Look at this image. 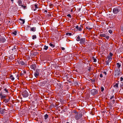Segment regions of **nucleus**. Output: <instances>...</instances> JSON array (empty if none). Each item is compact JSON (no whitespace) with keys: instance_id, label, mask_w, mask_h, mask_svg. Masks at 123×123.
I'll list each match as a JSON object with an SVG mask.
<instances>
[{"instance_id":"obj_2","label":"nucleus","mask_w":123,"mask_h":123,"mask_svg":"<svg viewBox=\"0 0 123 123\" xmlns=\"http://www.w3.org/2000/svg\"><path fill=\"white\" fill-rule=\"evenodd\" d=\"M75 113L74 117L76 120H78L80 119L82 117V115L81 113H77L76 111L74 112Z\"/></svg>"},{"instance_id":"obj_25","label":"nucleus","mask_w":123,"mask_h":123,"mask_svg":"<svg viewBox=\"0 0 123 123\" xmlns=\"http://www.w3.org/2000/svg\"><path fill=\"white\" fill-rule=\"evenodd\" d=\"M101 73H102L103 74H104V76L105 77L106 76V75H107V73L105 71H104V72H101Z\"/></svg>"},{"instance_id":"obj_61","label":"nucleus","mask_w":123,"mask_h":123,"mask_svg":"<svg viewBox=\"0 0 123 123\" xmlns=\"http://www.w3.org/2000/svg\"><path fill=\"white\" fill-rule=\"evenodd\" d=\"M1 67V66H0V68Z\"/></svg>"},{"instance_id":"obj_35","label":"nucleus","mask_w":123,"mask_h":123,"mask_svg":"<svg viewBox=\"0 0 123 123\" xmlns=\"http://www.w3.org/2000/svg\"><path fill=\"white\" fill-rule=\"evenodd\" d=\"M120 28L121 30L123 31V23L121 24Z\"/></svg>"},{"instance_id":"obj_23","label":"nucleus","mask_w":123,"mask_h":123,"mask_svg":"<svg viewBox=\"0 0 123 123\" xmlns=\"http://www.w3.org/2000/svg\"><path fill=\"white\" fill-rule=\"evenodd\" d=\"M49 45L52 48H54L55 46V45L54 44H52L50 43L49 44Z\"/></svg>"},{"instance_id":"obj_40","label":"nucleus","mask_w":123,"mask_h":123,"mask_svg":"<svg viewBox=\"0 0 123 123\" xmlns=\"http://www.w3.org/2000/svg\"><path fill=\"white\" fill-rule=\"evenodd\" d=\"M21 6L23 7L24 9H25L26 7V6H23V5H22Z\"/></svg>"},{"instance_id":"obj_19","label":"nucleus","mask_w":123,"mask_h":123,"mask_svg":"<svg viewBox=\"0 0 123 123\" xmlns=\"http://www.w3.org/2000/svg\"><path fill=\"white\" fill-rule=\"evenodd\" d=\"M106 35V33L101 34H100V36L101 37H105Z\"/></svg>"},{"instance_id":"obj_37","label":"nucleus","mask_w":123,"mask_h":123,"mask_svg":"<svg viewBox=\"0 0 123 123\" xmlns=\"http://www.w3.org/2000/svg\"><path fill=\"white\" fill-rule=\"evenodd\" d=\"M113 54L112 53H111V52L109 54V55H108V56L112 57V56H113Z\"/></svg>"},{"instance_id":"obj_17","label":"nucleus","mask_w":123,"mask_h":123,"mask_svg":"<svg viewBox=\"0 0 123 123\" xmlns=\"http://www.w3.org/2000/svg\"><path fill=\"white\" fill-rule=\"evenodd\" d=\"M30 29H31L30 30L31 31H35L36 30V28L35 27H33L32 28L31 27L30 28Z\"/></svg>"},{"instance_id":"obj_52","label":"nucleus","mask_w":123,"mask_h":123,"mask_svg":"<svg viewBox=\"0 0 123 123\" xmlns=\"http://www.w3.org/2000/svg\"><path fill=\"white\" fill-rule=\"evenodd\" d=\"M3 95L2 94V93H0V96L2 97Z\"/></svg>"},{"instance_id":"obj_41","label":"nucleus","mask_w":123,"mask_h":123,"mask_svg":"<svg viewBox=\"0 0 123 123\" xmlns=\"http://www.w3.org/2000/svg\"><path fill=\"white\" fill-rule=\"evenodd\" d=\"M110 62L107 60V61L106 62V64L107 65H109V63Z\"/></svg>"},{"instance_id":"obj_59","label":"nucleus","mask_w":123,"mask_h":123,"mask_svg":"<svg viewBox=\"0 0 123 123\" xmlns=\"http://www.w3.org/2000/svg\"><path fill=\"white\" fill-rule=\"evenodd\" d=\"M93 81V80H91V81Z\"/></svg>"},{"instance_id":"obj_58","label":"nucleus","mask_w":123,"mask_h":123,"mask_svg":"<svg viewBox=\"0 0 123 123\" xmlns=\"http://www.w3.org/2000/svg\"><path fill=\"white\" fill-rule=\"evenodd\" d=\"M66 123H69L68 122H67Z\"/></svg>"},{"instance_id":"obj_55","label":"nucleus","mask_w":123,"mask_h":123,"mask_svg":"<svg viewBox=\"0 0 123 123\" xmlns=\"http://www.w3.org/2000/svg\"><path fill=\"white\" fill-rule=\"evenodd\" d=\"M27 27H28V28H30V26L28 25V26H27Z\"/></svg>"},{"instance_id":"obj_3","label":"nucleus","mask_w":123,"mask_h":123,"mask_svg":"<svg viewBox=\"0 0 123 123\" xmlns=\"http://www.w3.org/2000/svg\"><path fill=\"white\" fill-rule=\"evenodd\" d=\"M18 64L19 65H23L24 66H27V64L26 63V62H24L22 59H20L17 61Z\"/></svg>"},{"instance_id":"obj_50","label":"nucleus","mask_w":123,"mask_h":123,"mask_svg":"<svg viewBox=\"0 0 123 123\" xmlns=\"http://www.w3.org/2000/svg\"><path fill=\"white\" fill-rule=\"evenodd\" d=\"M91 70V68L90 67H89V69H88V70L89 71H90Z\"/></svg>"},{"instance_id":"obj_28","label":"nucleus","mask_w":123,"mask_h":123,"mask_svg":"<svg viewBox=\"0 0 123 123\" xmlns=\"http://www.w3.org/2000/svg\"><path fill=\"white\" fill-rule=\"evenodd\" d=\"M19 20L21 21V22L22 24H24L25 22V21L24 19L20 18Z\"/></svg>"},{"instance_id":"obj_42","label":"nucleus","mask_w":123,"mask_h":123,"mask_svg":"<svg viewBox=\"0 0 123 123\" xmlns=\"http://www.w3.org/2000/svg\"><path fill=\"white\" fill-rule=\"evenodd\" d=\"M103 74L102 73H101V74H100V76L101 78H102L103 77Z\"/></svg>"},{"instance_id":"obj_15","label":"nucleus","mask_w":123,"mask_h":123,"mask_svg":"<svg viewBox=\"0 0 123 123\" xmlns=\"http://www.w3.org/2000/svg\"><path fill=\"white\" fill-rule=\"evenodd\" d=\"M5 110V109H2L1 107L0 108V113L2 114L4 113V111Z\"/></svg>"},{"instance_id":"obj_51","label":"nucleus","mask_w":123,"mask_h":123,"mask_svg":"<svg viewBox=\"0 0 123 123\" xmlns=\"http://www.w3.org/2000/svg\"><path fill=\"white\" fill-rule=\"evenodd\" d=\"M43 11H44V12H47V10H43Z\"/></svg>"},{"instance_id":"obj_53","label":"nucleus","mask_w":123,"mask_h":123,"mask_svg":"<svg viewBox=\"0 0 123 123\" xmlns=\"http://www.w3.org/2000/svg\"><path fill=\"white\" fill-rule=\"evenodd\" d=\"M13 0H11V1L12 2V3H13Z\"/></svg>"},{"instance_id":"obj_6","label":"nucleus","mask_w":123,"mask_h":123,"mask_svg":"<svg viewBox=\"0 0 123 123\" xmlns=\"http://www.w3.org/2000/svg\"><path fill=\"white\" fill-rule=\"evenodd\" d=\"M91 94L93 96L97 94L98 93V91L95 89L92 90L91 91Z\"/></svg>"},{"instance_id":"obj_56","label":"nucleus","mask_w":123,"mask_h":123,"mask_svg":"<svg viewBox=\"0 0 123 123\" xmlns=\"http://www.w3.org/2000/svg\"><path fill=\"white\" fill-rule=\"evenodd\" d=\"M122 86H123V82H122Z\"/></svg>"},{"instance_id":"obj_57","label":"nucleus","mask_w":123,"mask_h":123,"mask_svg":"<svg viewBox=\"0 0 123 123\" xmlns=\"http://www.w3.org/2000/svg\"><path fill=\"white\" fill-rule=\"evenodd\" d=\"M71 11H73L71 9Z\"/></svg>"},{"instance_id":"obj_13","label":"nucleus","mask_w":123,"mask_h":123,"mask_svg":"<svg viewBox=\"0 0 123 123\" xmlns=\"http://www.w3.org/2000/svg\"><path fill=\"white\" fill-rule=\"evenodd\" d=\"M10 99V98L9 97V98L8 99L7 98H4V100H3V101L5 102V104H7L8 102H9V100Z\"/></svg>"},{"instance_id":"obj_30","label":"nucleus","mask_w":123,"mask_h":123,"mask_svg":"<svg viewBox=\"0 0 123 123\" xmlns=\"http://www.w3.org/2000/svg\"><path fill=\"white\" fill-rule=\"evenodd\" d=\"M17 32L16 31H15L12 32L11 34L14 35H16L17 34Z\"/></svg>"},{"instance_id":"obj_14","label":"nucleus","mask_w":123,"mask_h":123,"mask_svg":"<svg viewBox=\"0 0 123 123\" xmlns=\"http://www.w3.org/2000/svg\"><path fill=\"white\" fill-rule=\"evenodd\" d=\"M38 54V53L37 52H34L31 53V55L33 57L35 56Z\"/></svg>"},{"instance_id":"obj_29","label":"nucleus","mask_w":123,"mask_h":123,"mask_svg":"<svg viewBox=\"0 0 123 123\" xmlns=\"http://www.w3.org/2000/svg\"><path fill=\"white\" fill-rule=\"evenodd\" d=\"M17 48V47L16 46H14L13 48H12V50L15 52Z\"/></svg>"},{"instance_id":"obj_32","label":"nucleus","mask_w":123,"mask_h":123,"mask_svg":"<svg viewBox=\"0 0 123 123\" xmlns=\"http://www.w3.org/2000/svg\"><path fill=\"white\" fill-rule=\"evenodd\" d=\"M113 86L115 88H118V84L117 83H116Z\"/></svg>"},{"instance_id":"obj_21","label":"nucleus","mask_w":123,"mask_h":123,"mask_svg":"<svg viewBox=\"0 0 123 123\" xmlns=\"http://www.w3.org/2000/svg\"><path fill=\"white\" fill-rule=\"evenodd\" d=\"M116 65L117 67L118 68V69H119V68L121 66V64L119 63H117Z\"/></svg>"},{"instance_id":"obj_18","label":"nucleus","mask_w":123,"mask_h":123,"mask_svg":"<svg viewBox=\"0 0 123 123\" xmlns=\"http://www.w3.org/2000/svg\"><path fill=\"white\" fill-rule=\"evenodd\" d=\"M9 78H10L12 81L14 80V77H13V76L12 75H10Z\"/></svg>"},{"instance_id":"obj_26","label":"nucleus","mask_w":123,"mask_h":123,"mask_svg":"<svg viewBox=\"0 0 123 123\" xmlns=\"http://www.w3.org/2000/svg\"><path fill=\"white\" fill-rule=\"evenodd\" d=\"M44 47L43 48V50H47L48 48V47L47 46H46L45 45L44 46Z\"/></svg>"},{"instance_id":"obj_60","label":"nucleus","mask_w":123,"mask_h":123,"mask_svg":"<svg viewBox=\"0 0 123 123\" xmlns=\"http://www.w3.org/2000/svg\"><path fill=\"white\" fill-rule=\"evenodd\" d=\"M0 15H1V14H0Z\"/></svg>"},{"instance_id":"obj_12","label":"nucleus","mask_w":123,"mask_h":123,"mask_svg":"<svg viewBox=\"0 0 123 123\" xmlns=\"http://www.w3.org/2000/svg\"><path fill=\"white\" fill-rule=\"evenodd\" d=\"M36 67V65L35 64H33L30 66L31 68L32 69L35 70Z\"/></svg>"},{"instance_id":"obj_7","label":"nucleus","mask_w":123,"mask_h":123,"mask_svg":"<svg viewBox=\"0 0 123 123\" xmlns=\"http://www.w3.org/2000/svg\"><path fill=\"white\" fill-rule=\"evenodd\" d=\"M115 75L117 76H119L121 73V72L120 69H116L115 71Z\"/></svg>"},{"instance_id":"obj_49","label":"nucleus","mask_w":123,"mask_h":123,"mask_svg":"<svg viewBox=\"0 0 123 123\" xmlns=\"http://www.w3.org/2000/svg\"><path fill=\"white\" fill-rule=\"evenodd\" d=\"M61 49L62 50H63L65 49V48L64 47H61Z\"/></svg>"},{"instance_id":"obj_54","label":"nucleus","mask_w":123,"mask_h":123,"mask_svg":"<svg viewBox=\"0 0 123 123\" xmlns=\"http://www.w3.org/2000/svg\"><path fill=\"white\" fill-rule=\"evenodd\" d=\"M23 73L24 74H25L26 73V71H24Z\"/></svg>"},{"instance_id":"obj_31","label":"nucleus","mask_w":123,"mask_h":123,"mask_svg":"<svg viewBox=\"0 0 123 123\" xmlns=\"http://www.w3.org/2000/svg\"><path fill=\"white\" fill-rule=\"evenodd\" d=\"M6 96L5 95H3L2 97H1V99L4 100V98H5L6 97Z\"/></svg>"},{"instance_id":"obj_45","label":"nucleus","mask_w":123,"mask_h":123,"mask_svg":"<svg viewBox=\"0 0 123 123\" xmlns=\"http://www.w3.org/2000/svg\"><path fill=\"white\" fill-rule=\"evenodd\" d=\"M120 81H122L123 80V78L122 77H121L120 78Z\"/></svg>"},{"instance_id":"obj_46","label":"nucleus","mask_w":123,"mask_h":123,"mask_svg":"<svg viewBox=\"0 0 123 123\" xmlns=\"http://www.w3.org/2000/svg\"><path fill=\"white\" fill-rule=\"evenodd\" d=\"M4 91L8 93V91L7 90V89L6 88H5L4 89Z\"/></svg>"},{"instance_id":"obj_34","label":"nucleus","mask_w":123,"mask_h":123,"mask_svg":"<svg viewBox=\"0 0 123 123\" xmlns=\"http://www.w3.org/2000/svg\"><path fill=\"white\" fill-rule=\"evenodd\" d=\"M37 37L36 35H33L32 36V39H34L36 38Z\"/></svg>"},{"instance_id":"obj_38","label":"nucleus","mask_w":123,"mask_h":123,"mask_svg":"<svg viewBox=\"0 0 123 123\" xmlns=\"http://www.w3.org/2000/svg\"><path fill=\"white\" fill-rule=\"evenodd\" d=\"M86 28L87 29L90 30H91L92 29V28H90V27H89V26H87L86 27Z\"/></svg>"},{"instance_id":"obj_8","label":"nucleus","mask_w":123,"mask_h":123,"mask_svg":"<svg viewBox=\"0 0 123 123\" xmlns=\"http://www.w3.org/2000/svg\"><path fill=\"white\" fill-rule=\"evenodd\" d=\"M39 8L37 5L36 4H35L34 5H33L31 6V8L32 10L34 11L36 10L37 8Z\"/></svg>"},{"instance_id":"obj_9","label":"nucleus","mask_w":123,"mask_h":123,"mask_svg":"<svg viewBox=\"0 0 123 123\" xmlns=\"http://www.w3.org/2000/svg\"><path fill=\"white\" fill-rule=\"evenodd\" d=\"M75 27L78 31H82V29L83 28V26L81 25L79 26L77 25Z\"/></svg>"},{"instance_id":"obj_44","label":"nucleus","mask_w":123,"mask_h":123,"mask_svg":"<svg viewBox=\"0 0 123 123\" xmlns=\"http://www.w3.org/2000/svg\"><path fill=\"white\" fill-rule=\"evenodd\" d=\"M67 16L68 17H69L70 18H71V15L69 14H68L67 15Z\"/></svg>"},{"instance_id":"obj_62","label":"nucleus","mask_w":123,"mask_h":123,"mask_svg":"<svg viewBox=\"0 0 123 123\" xmlns=\"http://www.w3.org/2000/svg\"><path fill=\"white\" fill-rule=\"evenodd\" d=\"M40 83H42V82H41Z\"/></svg>"},{"instance_id":"obj_16","label":"nucleus","mask_w":123,"mask_h":123,"mask_svg":"<svg viewBox=\"0 0 123 123\" xmlns=\"http://www.w3.org/2000/svg\"><path fill=\"white\" fill-rule=\"evenodd\" d=\"M18 2L19 6H21L22 5V2L21 0H18Z\"/></svg>"},{"instance_id":"obj_1","label":"nucleus","mask_w":123,"mask_h":123,"mask_svg":"<svg viewBox=\"0 0 123 123\" xmlns=\"http://www.w3.org/2000/svg\"><path fill=\"white\" fill-rule=\"evenodd\" d=\"M81 35H77L76 37V40L77 41H80V44H81L85 45L86 40L85 38H81Z\"/></svg>"},{"instance_id":"obj_24","label":"nucleus","mask_w":123,"mask_h":123,"mask_svg":"<svg viewBox=\"0 0 123 123\" xmlns=\"http://www.w3.org/2000/svg\"><path fill=\"white\" fill-rule=\"evenodd\" d=\"M14 22L13 21V20H11L10 21L9 20L8 21V23L9 24H12Z\"/></svg>"},{"instance_id":"obj_4","label":"nucleus","mask_w":123,"mask_h":123,"mask_svg":"<svg viewBox=\"0 0 123 123\" xmlns=\"http://www.w3.org/2000/svg\"><path fill=\"white\" fill-rule=\"evenodd\" d=\"M120 8L119 6L114 8L113 9V12L114 14H116L120 12Z\"/></svg>"},{"instance_id":"obj_47","label":"nucleus","mask_w":123,"mask_h":123,"mask_svg":"<svg viewBox=\"0 0 123 123\" xmlns=\"http://www.w3.org/2000/svg\"><path fill=\"white\" fill-rule=\"evenodd\" d=\"M80 9H81V8H78L77 10V11H78L79 12L80 11Z\"/></svg>"},{"instance_id":"obj_10","label":"nucleus","mask_w":123,"mask_h":123,"mask_svg":"<svg viewBox=\"0 0 123 123\" xmlns=\"http://www.w3.org/2000/svg\"><path fill=\"white\" fill-rule=\"evenodd\" d=\"M6 41V39L4 37H0V43L5 42Z\"/></svg>"},{"instance_id":"obj_5","label":"nucleus","mask_w":123,"mask_h":123,"mask_svg":"<svg viewBox=\"0 0 123 123\" xmlns=\"http://www.w3.org/2000/svg\"><path fill=\"white\" fill-rule=\"evenodd\" d=\"M22 94L24 98L27 97L29 95V94L26 90H24L22 93Z\"/></svg>"},{"instance_id":"obj_11","label":"nucleus","mask_w":123,"mask_h":123,"mask_svg":"<svg viewBox=\"0 0 123 123\" xmlns=\"http://www.w3.org/2000/svg\"><path fill=\"white\" fill-rule=\"evenodd\" d=\"M40 73L37 70H36L35 72L34 75L35 76L36 78H37L39 75Z\"/></svg>"},{"instance_id":"obj_48","label":"nucleus","mask_w":123,"mask_h":123,"mask_svg":"<svg viewBox=\"0 0 123 123\" xmlns=\"http://www.w3.org/2000/svg\"><path fill=\"white\" fill-rule=\"evenodd\" d=\"M114 98V95H113L112 96H111V97L110 99H111L112 98Z\"/></svg>"},{"instance_id":"obj_36","label":"nucleus","mask_w":123,"mask_h":123,"mask_svg":"<svg viewBox=\"0 0 123 123\" xmlns=\"http://www.w3.org/2000/svg\"><path fill=\"white\" fill-rule=\"evenodd\" d=\"M101 91L102 92H103L104 91V87L103 86H101Z\"/></svg>"},{"instance_id":"obj_43","label":"nucleus","mask_w":123,"mask_h":123,"mask_svg":"<svg viewBox=\"0 0 123 123\" xmlns=\"http://www.w3.org/2000/svg\"><path fill=\"white\" fill-rule=\"evenodd\" d=\"M111 34L112 33V31L111 30H109L108 31Z\"/></svg>"},{"instance_id":"obj_22","label":"nucleus","mask_w":123,"mask_h":123,"mask_svg":"<svg viewBox=\"0 0 123 123\" xmlns=\"http://www.w3.org/2000/svg\"><path fill=\"white\" fill-rule=\"evenodd\" d=\"M109 34L106 33V35L105 37L107 40L109 39Z\"/></svg>"},{"instance_id":"obj_27","label":"nucleus","mask_w":123,"mask_h":123,"mask_svg":"<svg viewBox=\"0 0 123 123\" xmlns=\"http://www.w3.org/2000/svg\"><path fill=\"white\" fill-rule=\"evenodd\" d=\"M108 58V61L111 62V60L112 59V57L109 56H108L107 57Z\"/></svg>"},{"instance_id":"obj_33","label":"nucleus","mask_w":123,"mask_h":123,"mask_svg":"<svg viewBox=\"0 0 123 123\" xmlns=\"http://www.w3.org/2000/svg\"><path fill=\"white\" fill-rule=\"evenodd\" d=\"M48 118V115L47 114H46L44 115V118L45 119H47V118Z\"/></svg>"},{"instance_id":"obj_39","label":"nucleus","mask_w":123,"mask_h":123,"mask_svg":"<svg viewBox=\"0 0 123 123\" xmlns=\"http://www.w3.org/2000/svg\"><path fill=\"white\" fill-rule=\"evenodd\" d=\"M93 62H96L97 61V59L94 57H93Z\"/></svg>"},{"instance_id":"obj_20","label":"nucleus","mask_w":123,"mask_h":123,"mask_svg":"<svg viewBox=\"0 0 123 123\" xmlns=\"http://www.w3.org/2000/svg\"><path fill=\"white\" fill-rule=\"evenodd\" d=\"M72 34L71 33H67L66 34V37H68L69 36H71V35H72Z\"/></svg>"}]
</instances>
